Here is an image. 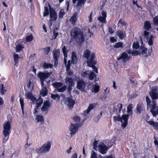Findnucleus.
I'll use <instances>...</instances> for the list:
<instances>
[{"instance_id": "ea45409f", "label": "nucleus", "mask_w": 158, "mask_h": 158, "mask_svg": "<svg viewBox=\"0 0 158 158\" xmlns=\"http://www.w3.org/2000/svg\"><path fill=\"white\" fill-rule=\"evenodd\" d=\"M153 23L155 26L158 25V15L153 18Z\"/></svg>"}, {"instance_id": "ddd939ff", "label": "nucleus", "mask_w": 158, "mask_h": 158, "mask_svg": "<svg viewBox=\"0 0 158 158\" xmlns=\"http://www.w3.org/2000/svg\"><path fill=\"white\" fill-rule=\"evenodd\" d=\"M107 17V14L106 12L102 11L101 12V15L98 17V20L101 23L105 24L106 23V18Z\"/></svg>"}, {"instance_id": "f704fd0d", "label": "nucleus", "mask_w": 158, "mask_h": 158, "mask_svg": "<svg viewBox=\"0 0 158 158\" xmlns=\"http://www.w3.org/2000/svg\"><path fill=\"white\" fill-rule=\"evenodd\" d=\"M158 120V118L157 119ZM148 123L150 125H152L153 127L155 129H157L158 128V123L157 122H155L152 121H148Z\"/></svg>"}, {"instance_id": "bf43d9fd", "label": "nucleus", "mask_w": 158, "mask_h": 158, "mask_svg": "<svg viewBox=\"0 0 158 158\" xmlns=\"http://www.w3.org/2000/svg\"><path fill=\"white\" fill-rule=\"evenodd\" d=\"M90 158H97L96 153L94 151L91 152Z\"/></svg>"}, {"instance_id": "f03ea898", "label": "nucleus", "mask_w": 158, "mask_h": 158, "mask_svg": "<svg viewBox=\"0 0 158 158\" xmlns=\"http://www.w3.org/2000/svg\"><path fill=\"white\" fill-rule=\"evenodd\" d=\"M144 29L145 30L144 31L143 33L144 39L146 40L147 42H148V44L150 46H152L153 44L154 38L152 35L151 34H149L148 31L151 27V24L150 22L146 21L144 23Z\"/></svg>"}, {"instance_id": "2eb2a0df", "label": "nucleus", "mask_w": 158, "mask_h": 158, "mask_svg": "<svg viewBox=\"0 0 158 158\" xmlns=\"http://www.w3.org/2000/svg\"><path fill=\"white\" fill-rule=\"evenodd\" d=\"M98 150L102 154H106L108 150V147L104 144L99 145Z\"/></svg>"}, {"instance_id": "4c0bfd02", "label": "nucleus", "mask_w": 158, "mask_h": 158, "mask_svg": "<svg viewBox=\"0 0 158 158\" xmlns=\"http://www.w3.org/2000/svg\"><path fill=\"white\" fill-rule=\"evenodd\" d=\"M147 49L146 48H142L140 49V52H139V54H142L143 55H146Z\"/></svg>"}, {"instance_id": "e2e57ef3", "label": "nucleus", "mask_w": 158, "mask_h": 158, "mask_svg": "<svg viewBox=\"0 0 158 158\" xmlns=\"http://www.w3.org/2000/svg\"><path fill=\"white\" fill-rule=\"evenodd\" d=\"M117 106L118 107V110L119 112H120L123 107L122 104L118 103Z\"/></svg>"}, {"instance_id": "c9c22d12", "label": "nucleus", "mask_w": 158, "mask_h": 158, "mask_svg": "<svg viewBox=\"0 0 158 158\" xmlns=\"http://www.w3.org/2000/svg\"><path fill=\"white\" fill-rule=\"evenodd\" d=\"M117 35L119 37V38L121 39H123L125 36V33L123 31H118Z\"/></svg>"}, {"instance_id": "58836bf2", "label": "nucleus", "mask_w": 158, "mask_h": 158, "mask_svg": "<svg viewBox=\"0 0 158 158\" xmlns=\"http://www.w3.org/2000/svg\"><path fill=\"white\" fill-rule=\"evenodd\" d=\"M43 66L44 69H48L49 68H52L53 65L49 63H44L43 64Z\"/></svg>"}, {"instance_id": "393cba45", "label": "nucleus", "mask_w": 158, "mask_h": 158, "mask_svg": "<svg viewBox=\"0 0 158 158\" xmlns=\"http://www.w3.org/2000/svg\"><path fill=\"white\" fill-rule=\"evenodd\" d=\"M95 106L94 104H91L89 105L87 109L85 110L83 112V114L84 115H86V114L89 113L91 110L93 109Z\"/></svg>"}, {"instance_id": "bb28decb", "label": "nucleus", "mask_w": 158, "mask_h": 158, "mask_svg": "<svg viewBox=\"0 0 158 158\" xmlns=\"http://www.w3.org/2000/svg\"><path fill=\"white\" fill-rule=\"evenodd\" d=\"M35 120L38 123H43L44 122V119L43 116L41 115H37L36 116Z\"/></svg>"}, {"instance_id": "864d4df0", "label": "nucleus", "mask_w": 158, "mask_h": 158, "mask_svg": "<svg viewBox=\"0 0 158 158\" xmlns=\"http://www.w3.org/2000/svg\"><path fill=\"white\" fill-rule=\"evenodd\" d=\"M102 115V112H101L97 116L94 118V121L96 122H98L101 118Z\"/></svg>"}, {"instance_id": "423d86ee", "label": "nucleus", "mask_w": 158, "mask_h": 158, "mask_svg": "<svg viewBox=\"0 0 158 158\" xmlns=\"http://www.w3.org/2000/svg\"><path fill=\"white\" fill-rule=\"evenodd\" d=\"M53 86L59 92H63L66 89L67 86L60 82H54L52 84Z\"/></svg>"}, {"instance_id": "c85d7f7f", "label": "nucleus", "mask_w": 158, "mask_h": 158, "mask_svg": "<svg viewBox=\"0 0 158 158\" xmlns=\"http://www.w3.org/2000/svg\"><path fill=\"white\" fill-rule=\"evenodd\" d=\"M146 101L147 103L148 108L149 109L150 107H152V106L153 105L152 103L153 102V101L156 102V100L152 99V101L151 102L150 99L149 98L148 96L146 97Z\"/></svg>"}, {"instance_id": "4468645a", "label": "nucleus", "mask_w": 158, "mask_h": 158, "mask_svg": "<svg viewBox=\"0 0 158 158\" xmlns=\"http://www.w3.org/2000/svg\"><path fill=\"white\" fill-rule=\"evenodd\" d=\"M71 98H67L66 99L65 103L69 108H72L75 104V101L73 99L71 95Z\"/></svg>"}, {"instance_id": "a18cd8bd", "label": "nucleus", "mask_w": 158, "mask_h": 158, "mask_svg": "<svg viewBox=\"0 0 158 158\" xmlns=\"http://www.w3.org/2000/svg\"><path fill=\"white\" fill-rule=\"evenodd\" d=\"M23 48L22 45L17 44L16 47V51L17 52H19Z\"/></svg>"}, {"instance_id": "c03bdc74", "label": "nucleus", "mask_w": 158, "mask_h": 158, "mask_svg": "<svg viewBox=\"0 0 158 158\" xmlns=\"http://www.w3.org/2000/svg\"><path fill=\"white\" fill-rule=\"evenodd\" d=\"M89 74H90L89 76V80H93L94 77H96V75L93 72H91L90 71V73Z\"/></svg>"}, {"instance_id": "72a5a7b5", "label": "nucleus", "mask_w": 158, "mask_h": 158, "mask_svg": "<svg viewBox=\"0 0 158 158\" xmlns=\"http://www.w3.org/2000/svg\"><path fill=\"white\" fill-rule=\"evenodd\" d=\"M77 15L76 13H74L70 19V21L73 25L75 24L77 20Z\"/></svg>"}, {"instance_id": "5701e85b", "label": "nucleus", "mask_w": 158, "mask_h": 158, "mask_svg": "<svg viewBox=\"0 0 158 158\" xmlns=\"http://www.w3.org/2000/svg\"><path fill=\"white\" fill-rule=\"evenodd\" d=\"M50 16L51 19L52 21H55L57 19V15L55 10L53 9L50 10Z\"/></svg>"}, {"instance_id": "a211bd4d", "label": "nucleus", "mask_w": 158, "mask_h": 158, "mask_svg": "<svg viewBox=\"0 0 158 158\" xmlns=\"http://www.w3.org/2000/svg\"><path fill=\"white\" fill-rule=\"evenodd\" d=\"M144 110V107L143 104L139 103L137 104L136 108V113L137 114H140Z\"/></svg>"}, {"instance_id": "09e8293b", "label": "nucleus", "mask_w": 158, "mask_h": 158, "mask_svg": "<svg viewBox=\"0 0 158 158\" xmlns=\"http://www.w3.org/2000/svg\"><path fill=\"white\" fill-rule=\"evenodd\" d=\"M21 106V109L22 110V111L23 112V109H24V103L23 101V99L22 98H20L19 100Z\"/></svg>"}, {"instance_id": "dca6fc26", "label": "nucleus", "mask_w": 158, "mask_h": 158, "mask_svg": "<svg viewBox=\"0 0 158 158\" xmlns=\"http://www.w3.org/2000/svg\"><path fill=\"white\" fill-rule=\"evenodd\" d=\"M43 103V99L40 96L38 99V102L36 103V106L34 109V114H37L38 112V108L40 107L42 104Z\"/></svg>"}, {"instance_id": "0e129e2a", "label": "nucleus", "mask_w": 158, "mask_h": 158, "mask_svg": "<svg viewBox=\"0 0 158 158\" xmlns=\"http://www.w3.org/2000/svg\"><path fill=\"white\" fill-rule=\"evenodd\" d=\"M50 50V48L49 47H47L45 49V53L46 54H48Z\"/></svg>"}, {"instance_id": "6ab92c4d", "label": "nucleus", "mask_w": 158, "mask_h": 158, "mask_svg": "<svg viewBox=\"0 0 158 158\" xmlns=\"http://www.w3.org/2000/svg\"><path fill=\"white\" fill-rule=\"evenodd\" d=\"M129 59L127 54L126 52H123L121 54L120 57L118 59V60L121 59L123 62H125L127 61Z\"/></svg>"}, {"instance_id": "052dcab7", "label": "nucleus", "mask_w": 158, "mask_h": 158, "mask_svg": "<svg viewBox=\"0 0 158 158\" xmlns=\"http://www.w3.org/2000/svg\"><path fill=\"white\" fill-rule=\"evenodd\" d=\"M53 34V37L54 38H53V39H55L56 38V37L58 35V33L57 31H56V30L55 29H54L53 31H52Z\"/></svg>"}, {"instance_id": "f3484780", "label": "nucleus", "mask_w": 158, "mask_h": 158, "mask_svg": "<svg viewBox=\"0 0 158 158\" xmlns=\"http://www.w3.org/2000/svg\"><path fill=\"white\" fill-rule=\"evenodd\" d=\"M26 96L27 98L31 100L33 104H35L38 102V100H37L33 95L31 92L27 93L26 94Z\"/></svg>"}, {"instance_id": "9d476101", "label": "nucleus", "mask_w": 158, "mask_h": 158, "mask_svg": "<svg viewBox=\"0 0 158 158\" xmlns=\"http://www.w3.org/2000/svg\"><path fill=\"white\" fill-rule=\"evenodd\" d=\"M152 103L153 105L149 109H150V111L152 113L153 116H155L158 115V106H156V102L154 101Z\"/></svg>"}, {"instance_id": "4be33fe9", "label": "nucleus", "mask_w": 158, "mask_h": 158, "mask_svg": "<svg viewBox=\"0 0 158 158\" xmlns=\"http://www.w3.org/2000/svg\"><path fill=\"white\" fill-rule=\"evenodd\" d=\"M65 82L66 84L69 86V87L74 86L75 84L73 80L70 77H67L65 79Z\"/></svg>"}, {"instance_id": "39448f33", "label": "nucleus", "mask_w": 158, "mask_h": 158, "mask_svg": "<svg viewBox=\"0 0 158 158\" xmlns=\"http://www.w3.org/2000/svg\"><path fill=\"white\" fill-rule=\"evenodd\" d=\"M95 57V54H92L90 59L88 60L87 61V63L89 67L92 68L93 70L95 72L98 73L97 68L94 66V65L96 64V62L94 59Z\"/></svg>"}, {"instance_id": "cd10ccee", "label": "nucleus", "mask_w": 158, "mask_h": 158, "mask_svg": "<svg viewBox=\"0 0 158 158\" xmlns=\"http://www.w3.org/2000/svg\"><path fill=\"white\" fill-rule=\"evenodd\" d=\"M60 50L59 49H54L53 51V58L54 59H58L60 56Z\"/></svg>"}, {"instance_id": "13d9d810", "label": "nucleus", "mask_w": 158, "mask_h": 158, "mask_svg": "<svg viewBox=\"0 0 158 158\" xmlns=\"http://www.w3.org/2000/svg\"><path fill=\"white\" fill-rule=\"evenodd\" d=\"M132 46L134 49H137L139 48V45L138 42H136L133 43Z\"/></svg>"}, {"instance_id": "3c124183", "label": "nucleus", "mask_w": 158, "mask_h": 158, "mask_svg": "<svg viewBox=\"0 0 158 158\" xmlns=\"http://www.w3.org/2000/svg\"><path fill=\"white\" fill-rule=\"evenodd\" d=\"M0 90L2 94H3L4 92L6 91V90L4 89V85L3 84H1L0 85Z\"/></svg>"}, {"instance_id": "0eeeda50", "label": "nucleus", "mask_w": 158, "mask_h": 158, "mask_svg": "<svg viewBox=\"0 0 158 158\" xmlns=\"http://www.w3.org/2000/svg\"><path fill=\"white\" fill-rule=\"evenodd\" d=\"M158 88L156 86L152 88L151 90L149 92V94L152 99L156 100L158 99Z\"/></svg>"}, {"instance_id": "e433bc0d", "label": "nucleus", "mask_w": 158, "mask_h": 158, "mask_svg": "<svg viewBox=\"0 0 158 158\" xmlns=\"http://www.w3.org/2000/svg\"><path fill=\"white\" fill-rule=\"evenodd\" d=\"M133 108V105L132 104H130L127 108V111L128 114H131L132 112V109Z\"/></svg>"}, {"instance_id": "7c9ffc66", "label": "nucleus", "mask_w": 158, "mask_h": 158, "mask_svg": "<svg viewBox=\"0 0 158 158\" xmlns=\"http://www.w3.org/2000/svg\"><path fill=\"white\" fill-rule=\"evenodd\" d=\"M77 59L76 53L74 52H72V60L71 61L73 64H75L77 62Z\"/></svg>"}, {"instance_id": "774afa93", "label": "nucleus", "mask_w": 158, "mask_h": 158, "mask_svg": "<svg viewBox=\"0 0 158 158\" xmlns=\"http://www.w3.org/2000/svg\"><path fill=\"white\" fill-rule=\"evenodd\" d=\"M154 138L155 139L154 141L155 144L156 145H158V138H155V137H154Z\"/></svg>"}, {"instance_id": "603ef678", "label": "nucleus", "mask_w": 158, "mask_h": 158, "mask_svg": "<svg viewBox=\"0 0 158 158\" xmlns=\"http://www.w3.org/2000/svg\"><path fill=\"white\" fill-rule=\"evenodd\" d=\"M93 88L94 92L96 93L98 92L99 90V86L97 83H96V84L94 86Z\"/></svg>"}, {"instance_id": "8fccbe9b", "label": "nucleus", "mask_w": 158, "mask_h": 158, "mask_svg": "<svg viewBox=\"0 0 158 158\" xmlns=\"http://www.w3.org/2000/svg\"><path fill=\"white\" fill-rule=\"evenodd\" d=\"M120 24H121L123 26H125L127 23L123 20L120 19L118 21V25L119 26Z\"/></svg>"}, {"instance_id": "f8f14e48", "label": "nucleus", "mask_w": 158, "mask_h": 158, "mask_svg": "<svg viewBox=\"0 0 158 158\" xmlns=\"http://www.w3.org/2000/svg\"><path fill=\"white\" fill-rule=\"evenodd\" d=\"M128 118L129 115L128 114H124L122 115L121 117V126L123 128H125L127 126Z\"/></svg>"}, {"instance_id": "6e6d98bb", "label": "nucleus", "mask_w": 158, "mask_h": 158, "mask_svg": "<svg viewBox=\"0 0 158 158\" xmlns=\"http://www.w3.org/2000/svg\"><path fill=\"white\" fill-rule=\"evenodd\" d=\"M65 14L64 10L63 9L60 10L59 12V16L60 18H62L64 15Z\"/></svg>"}, {"instance_id": "680f3d73", "label": "nucleus", "mask_w": 158, "mask_h": 158, "mask_svg": "<svg viewBox=\"0 0 158 158\" xmlns=\"http://www.w3.org/2000/svg\"><path fill=\"white\" fill-rule=\"evenodd\" d=\"M51 97L54 100H56V98H59V96L57 94H52Z\"/></svg>"}, {"instance_id": "4d7b16f0", "label": "nucleus", "mask_w": 158, "mask_h": 158, "mask_svg": "<svg viewBox=\"0 0 158 158\" xmlns=\"http://www.w3.org/2000/svg\"><path fill=\"white\" fill-rule=\"evenodd\" d=\"M49 10L47 7H45V10L44 12V16L45 17L49 14Z\"/></svg>"}, {"instance_id": "79ce46f5", "label": "nucleus", "mask_w": 158, "mask_h": 158, "mask_svg": "<svg viewBox=\"0 0 158 158\" xmlns=\"http://www.w3.org/2000/svg\"><path fill=\"white\" fill-rule=\"evenodd\" d=\"M123 44L122 42H118L115 44L114 47L115 48H123Z\"/></svg>"}, {"instance_id": "69168bd1", "label": "nucleus", "mask_w": 158, "mask_h": 158, "mask_svg": "<svg viewBox=\"0 0 158 158\" xmlns=\"http://www.w3.org/2000/svg\"><path fill=\"white\" fill-rule=\"evenodd\" d=\"M69 1H67L66 2L65 5L67 6V11H69Z\"/></svg>"}, {"instance_id": "6e6552de", "label": "nucleus", "mask_w": 158, "mask_h": 158, "mask_svg": "<svg viewBox=\"0 0 158 158\" xmlns=\"http://www.w3.org/2000/svg\"><path fill=\"white\" fill-rule=\"evenodd\" d=\"M52 73V72H48L47 71L44 72H40L38 74V76L40 80H43L44 81L45 79L49 77Z\"/></svg>"}, {"instance_id": "49530a36", "label": "nucleus", "mask_w": 158, "mask_h": 158, "mask_svg": "<svg viewBox=\"0 0 158 158\" xmlns=\"http://www.w3.org/2000/svg\"><path fill=\"white\" fill-rule=\"evenodd\" d=\"M89 73L90 71H87L81 73V75L84 77H86L89 76Z\"/></svg>"}, {"instance_id": "1a4fd4ad", "label": "nucleus", "mask_w": 158, "mask_h": 158, "mask_svg": "<svg viewBox=\"0 0 158 158\" xmlns=\"http://www.w3.org/2000/svg\"><path fill=\"white\" fill-rule=\"evenodd\" d=\"M80 126L78 125V123L75 124L71 123L69 128V131H70V135L73 136L74 134L76 133L78 130V129Z\"/></svg>"}, {"instance_id": "2f4dec72", "label": "nucleus", "mask_w": 158, "mask_h": 158, "mask_svg": "<svg viewBox=\"0 0 158 158\" xmlns=\"http://www.w3.org/2000/svg\"><path fill=\"white\" fill-rule=\"evenodd\" d=\"M48 94V91L47 90V88L46 87H43L40 91V95L44 97L45 96Z\"/></svg>"}, {"instance_id": "37998d69", "label": "nucleus", "mask_w": 158, "mask_h": 158, "mask_svg": "<svg viewBox=\"0 0 158 158\" xmlns=\"http://www.w3.org/2000/svg\"><path fill=\"white\" fill-rule=\"evenodd\" d=\"M14 60L15 63V65H16L18 63V60L20 58L17 54H14Z\"/></svg>"}, {"instance_id": "de8ad7c7", "label": "nucleus", "mask_w": 158, "mask_h": 158, "mask_svg": "<svg viewBox=\"0 0 158 158\" xmlns=\"http://www.w3.org/2000/svg\"><path fill=\"white\" fill-rule=\"evenodd\" d=\"M33 39V36L32 34H30L27 35L26 38V41L27 42L31 41Z\"/></svg>"}, {"instance_id": "a878e982", "label": "nucleus", "mask_w": 158, "mask_h": 158, "mask_svg": "<svg viewBox=\"0 0 158 158\" xmlns=\"http://www.w3.org/2000/svg\"><path fill=\"white\" fill-rule=\"evenodd\" d=\"M62 52L64 54V62L65 65L67 63V52L68 51L67 50L65 46L62 48Z\"/></svg>"}, {"instance_id": "aec40b11", "label": "nucleus", "mask_w": 158, "mask_h": 158, "mask_svg": "<svg viewBox=\"0 0 158 158\" xmlns=\"http://www.w3.org/2000/svg\"><path fill=\"white\" fill-rule=\"evenodd\" d=\"M85 86V83L82 80H80L77 82V88L81 91L84 90Z\"/></svg>"}, {"instance_id": "338daca9", "label": "nucleus", "mask_w": 158, "mask_h": 158, "mask_svg": "<svg viewBox=\"0 0 158 158\" xmlns=\"http://www.w3.org/2000/svg\"><path fill=\"white\" fill-rule=\"evenodd\" d=\"M93 14V13L91 12L90 14V15L88 17V18L89 19V21L90 22H91L92 21V15Z\"/></svg>"}, {"instance_id": "c756f323", "label": "nucleus", "mask_w": 158, "mask_h": 158, "mask_svg": "<svg viewBox=\"0 0 158 158\" xmlns=\"http://www.w3.org/2000/svg\"><path fill=\"white\" fill-rule=\"evenodd\" d=\"M85 0H73V3H75L77 1V6L79 7H81L85 3Z\"/></svg>"}, {"instance_id": "f257e3e1", "label": "nucleus", "mask_w": 158, "mask_h": 158, "mask_svg": "<svg viewBox=\"0 0 158 158\" xmlns=\"http://www.w3.org/2000/svg\"><path fill=\"white\" fill-rule=\"evenodd\" d=\"M71 37L75 39L80 44H82L84 41V37L83 31L77 27L72 28L70 31Z\"/></svg>"}, {"instance_id": "412c9836", "label": "nucleus", "mask_w": 158, "mask_h": 158, "mask_svg": "<svg viewBox=\"0 0 158 158\" xmlns=\"http://www.w3.org/2000/svg\"><path fill=\"white\" fill-rule=\"evenodd\" d=\"M66 66V70L67 73L68 75L69 76H72L73 74V72L72 71H70V66H71V61L69 60L68 61L67 64L66 63V64L65 65Z\"/></svg>"}, {"instance_id": "20e7f679", "label": "nucleus", "mask_w": 158, "mask_h": 158, "mask_svg": "<svg viewBox=\"0 0 158 158\" xmlns=\"http://www.w3.org/2000/svg\"><path fill=\"white\" fill-rule=\"evenodd\" d=\"M51 144L52 143L50 141H48L41 147L36 148L37 153L38 154H40L48 152L50 149Z\"/></svg>"}, {"instance_id": "b1692460", "label": "nucleus", "mask_w": 158, "mask_h": 158, "mask_svg": "<svg viewBox=\"0 0 158 158\" xmlns=\"http://www.w3.org/2000/svg\"><path fill=\"white\" fill-rule=\"evenodd\" d=\"M91 53V52L90 51L88 50H86L84 51L83 53V56L85 58L87 59V60L89 59H90L91 57V55L92 54L94 53Z\"/></svg>"}, {"instance_id": "5fc2aeb1", "label": "nucleus", "mask_w": 158, "mask_h": 158, "mask_svg": "<svg viewBox=\"0 0 158 158\" xmlns=\"http://www.w3.org/2000/svg\"><path fill=\"white\" fill-rule=\"evenodd\" d=\"M113 120L114 122H116V121L121 122V117L119 115L118 116H114L113 117Z\"/></svg>"}, {"instance_id": "7ed1b4c3", "label": "nucleus", "mask_w": 158, "mask_h": 158, "mask_svg": "<svg viewBox=\"0 0 158 158\" xmlns=\"http://www.w3.org/2000/svg\"><path fill=\"white\" fill-rule=\"evenodd\" d=\"M10 123L9 121L5 123L3 125V131L4 137L3 142L5 143L8 140L10 133Z\"/></svg>"}, {"instance_id": "9b49d317", "label": "nucleus", "mask_w": 158, "mask_h": 158, "mask_svg": "<svg viewBox=\"0 0 158 158\" xmlns=\"http://www.w3.org/2000/svg\"><path fill=\"white\" fill-rule=\"evenodd\" d=\"M51 104L50 102L48 100L44 101L41 108V110L43 112H45L47 114L48 111L50 110Z\"/></svg>"}, {"instance_id": "473e14b6", "label": "nucleus", "mask_w": 158, "mask_h": 158, "mask_svg": "<svg viewBox=\"0 0 158 158\" xmlns=\"http://www.w3.org/2000/svg\"><path fill=\"white\" fill-rule=\"evenodd\" d=\"M73 120L74 122L75 123V124H78V125L80 126H81V123H80L81 119L78 116H75L74 117Z\"/></svg>"}, {"instance_id": "a19ab883", "label": "nucleus", "mask_w": 158, "mask_h": 158, "mask_svg": "<svg viewBox=\"0 0 158 158\" xmlns=\"http://www.w3.org/2000/svg\"><path fill=\"white\" fill-rule=\"evenodd\" d=\"M127 52L129 54H132L134 55H137L139 53L138 51H133L130 50H128Z\"/></svg>"}]
</instances>
